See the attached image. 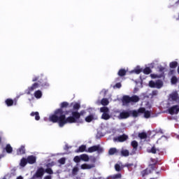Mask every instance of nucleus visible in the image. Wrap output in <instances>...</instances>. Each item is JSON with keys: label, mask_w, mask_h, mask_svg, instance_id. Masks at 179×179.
Returning a JSON list of instances; mask_svg holds the SVG:
<instances>
[{"label": "nucleus", "mask_w": 179, "mask_h": 179, "mask_svg": "<svg viewBox=\"0 0 179 179\" xmlns=\"http://www.w3.org/2000/svg\"><path fill=\"white\" fill-rule=\"evenodd\" d=\"M34 115H35V120L36 121H38L40 120V115L38 114V112H32L31 113V117H34Z\"/></svg>", "instance_id": "21"}, {"label": "nucleus", "mask_w": 179, "mask_h": 179, "mask_svg": "<svg viewBox=\"0 0 179 179\" xmlns=\"http://www.w3.org/2000/svg\"><path fill=\"white\" fill-rule=\"evenodd\" d=\"M93 167H94V164H83L81 165L82 170H90V169H93Z\"/></svg>", "instance_id": "13"}, {"label": "nucleus", "mask_w": 179, "mask_h": 179, "mask_svg": "<svg viewBox=\"0 0 179 179\" xmlns=\"http://www.w3.org/2000/svg\"><path fill=\"white\" fill-rule=\"evenodd\" d=\"M127 71L125 69H120L118 72L119 76H125Z\"/></svg>", "instance_id": "31"}, {"label": "nucleus", "mask_w": 179, "mask_h": 179, "mask_svg": "<svg viewBox=\"0 0 179 179\" xmlns=\"http://www.w3.org/2000/svg\"><path fill=\"white\" fill-rule=\"evenodd\" d=\"M107 92H108V90H102L101 93H103L104 94V96H106V94H107Z\"/></svg>", "instance_id": "45"}, {"label": "nucleus", "mask_w": 179, "mask_h": 179, "mask_svg": "<svg viewBox=\"0 0 179 179\" xmlns=\"http://www.w3.org/2000/svg\"><path fill=\"white\" fill-rule=\"evenodd\" d=\"M34 96L36 99H41V96H43V94L41 93V91L38 90L35 92Z\"/></svg>", "instance_id": "29"}, {"label": "nucleus", "mask_w": 179, "mask_h": 179, "mask_svg": "<svg viewBox=\"0 0 179 179\" xmlns=\"http://www.w3.org/2000/svg\"><path fill=\"white\" fill-rule=\"evenodd\" d=\"M120 153H121V155L124 156V157L129 156V151L128 150H125L124 148H122L121 150Z\"/></svg>", "instance_id": "17"}, {"label": "nucleus", "mask_w": 179, "mask_h": 179, "mask_svg": "<svg viewBox=\"0 0 179 179\" xmlns=\"http://www.w3.org/2000/svg\"><path fill=\"white\" fill-rule=\"evenodd\" d=\"M159 92L157 90H154L151 93V96L153 97L154 96H157Z\"/></svg>", "instance_id": "41"}, {"label": "nucleus", "mask_w": 179, "mask_h": 179, "mask_svg": "<svg viewBox=\"0 0 179 179\" xmlns=\"http://www.w3.org/2000/svg\"><path fill=\"white\" fill-rule=\"evenodd\" d=\"M131 146L134 148L133 150L134 152L131 153V155H135V152L136 151V149L138 148V142L136 141H133L131 142Z\"/></svg>", "instance_id": "15"}, {"label": "nucleus", "mask_w": 179, "mask_h": 179, "mask_svg": "<svg viewBox=\"0 0 179 179\" xmlns=\"http://www.w3.org/2000/svg\"><path fill=\"white\" fill-rule=\"evenodd\" d=\"M80 159L83 162H89V160H90L89 155H86V154L81 155H80Z\"/></svg>", "instance_id": "19"}, {"label": "nucleus", "mask_w": 179, "mask_h": 179, "mask_svg": "<svg viewBox=\"0 0 179 179\" xmlns=\"http://www.w3.org/2000/svg\"><path fill=\"white\" fill-rule=\"evenodd\" d=\"M16 179H23V177L20 176L17 177Z\"/></svg>", "instance_id": "51"}, {"label": "nucleus", "mask_w": 179, "mask_h": 179, "mask_svg": "<svg viewBox=\"0 0 179 179\" xmlns=\"http://www.w3.org/2000/svg\"><path fill=\"white\" fill-rule=\"evenodd\" d=\"M101 113H103L101 118L103 120H110V109L108 108L103 106L100 108Z\"/></svg>", "instance_id": "5"}, {"label": "nucleus", "mask_w": 179, "mask_h": 179, "mask_svg": "<svg viewBox=\"0 0 179 179\" xmlns=\"http://www.w3.org/2000/svg\"><path fill=\"white\" fill-rule=\"evenodd\" d=\"M159 72H163V71H164V69H166V67H163V66H160L159 67Z\"/></svg>", "instance_id": "44"}, {"label": "nucleus", "mask_w": 179, "mask_h": 179, "mask_svg": "<svg viewBox=\"0 0 179 179\" xmlns=\"http://www.w3.org/2000/svg\"><path fill=\"white\" fill-rule=\"evenodd\" d=\"M139 101V96L135 95L133 96H124L122 98V105L123 106H128L129 103L133 102V103H138Z\"/></svg>", "instance_id": "2"}, {"label": "nucleus", "mask_w": 179, "mask_h": 179, "mask_svg": "<svg viewBox=\"0 0 179 179\" xmlns=\"http://www.w3.org/2000/svg\"><path fill=\"white\" fill-rule=\"evenodd\" d=\"M150 173H152V171H150V169H145L144 171H143L141 172V174H142L143 177H145V176H148V174H150Z\"/></svg>", "instance_id": "25"}, {"label": "nucleus", "mask_w": 179, "mask_h": 179, "mask_svg": "<svg viewBox=\"0 0 179 179\" xmlns=\"http://www.w3.org/2000/svg\"><path fill=\"white\" fill-rule=\"evenodd\" d=\"M101 104L102 106H108V104H110V101L108 99L103 98L101 101Z\"/></svg>", "instance_id": "20"}, {"label": "nucleus", "mask_w": 179, "mask_h": 179, "mask_svg": "<svg viewBox=\"0 0 179 179\" xmlns=\"http://www.w3.org/2000/svg\"><path fill=\"white\" fill-rule=\"evenodd\" d=\"M124 166V167H128V169H129V167H131V166H134V164H125Z\"/></svg>", "instance_id": "47"}, {"label": "nucleus", "mask_w": 179, "mask_h": 179, "mask_svg": "<svg viewBox=\"0 0 179 179\" xmlns=\"http://www.w3.org/2000/svg\"><path fill=\"white\" fill-rule=\"evenodd\" d=\"M65 158H61L58 162L60 163V164H65Z\"/></svg>", "instance_id": "42"}, {"label": "nucleus", "mask_w": 179, "mask_h": 179, "mask_svg": "<svg viewBox=\"0 0 179 179\" xmlns=\"http://www.w3.org/2000/svg\"><path fill=\"white\" fill-rule=\"evenodd\" d=\"M124 166L122 165V162H118L117 164H116L115 165V169L116 171H121V170H122V169H124Z\"/></svg>", "instance_id": "14"}, {"label": "nucleus", "mask_w": 179, "mask_h": 179, "mask_svg": "<svg viewBox=\"0 0 179 179\" xmlns=\"http://www.w3.org/2000/svg\"><path fill=\"white\" fill-rule=\"evenodd\" d=\"M118 150H117V148H110L108 151V155H110V156H112L113 155H115V153H117Z\"/></svg>", "instance_id": "22"}, {"label": "nucleus", "mask_w": 179, "mask_h": 179, "mask_svg": "<svg viewBox=\"0 0 179 179\" xmlns=\"http://www.w3.org/2000/svg\"><path fill=\"white\" fill-rule=\"evenodd\" d=\"M138 113H141L142 114H144L145 118H150V114L152 113L151 110H146L145 108H141L138 109Z\"/></svg>", "instance_id": "8"}, {"label": "nucleus", "mask_w": 179, "mask_h": 179, "mask_svg": "<svg viewBox=\"0 0 179 179\" xmlns=\"http://www.w3.org/2000/svg\"><path fill=\"white\" fill-rule=\"evenodd\" d=\"M131 72H134V73H136L137 75H139V73L142 72V70L141 69V68H137Z\"/></svg>", "instance_id": "38"}, {"label": "nucleus", "mask_w": 179, "mask_h": 179, "mask_svg": "<svg viewBox=\"0 0 179 179\" xmlns=\"http://www.w3.org/2000/svg\"><path fill=\"white\" fill-rule=\"evenodd\" d=\"M78 171H79V169L76 166L73 169L72 173L73 174V176H76V174H78Z\"/></svg>", "instance_id": "36"}, {"label": "nucleus", "mask_w": 179, "mask_h": 179, "mask_svg": "<svg viewBox=\"0 0 179 179\" xmlns=\"http://www.w3.org/2000/svg\"><path fill=\"white\" fill-rule=\"evenodd\" d=\"M150 72H152V70H150V68L149 67H147L143 70V73H145V75H149Z\"/></svg>", "instance_id": "34"}, {"label": "nucleus", "mask_w": 179, "mask_h": 179, "mask_svg": "<svg viewBox=\"0 0 179 179\" xmlns=\"http://www.w3.org/2000/svg\"><path fill=\"white\" fill-rule=\"evenodd\" d=\"M151 179H156V178H151Z\"/></svg>", "instance_id": "54"}, {"label": "nucleus", "mask_w": 179, "mask_h": 179, "mask_svg": "<svg viewBox=\"0 0 179 179\" xmlns=\"http://www.w3.org/2000/svg\"><path fill=\"white\" fill-rule=\"evenodd\" d=\"M87 152H88V153H93L94 152H97L98 153H103V152H104V149L101 146H100V145H97L90 147L87 149Z\"/></svg>", "instance_id": "3"}, {"label": "nucleus", "mask_w": 179, "mask_h": 179, "mask_svg": "<svg viewBox=\"0 0 179 179\" xmlns=\"http://www.w3.org/2000/svg\"><path fill=\"white\" fill-rule=\"evenodd\" d=\"M150 87L155 89H162L163 87V81L158 80L157 81L151 80L149 82Z\"/></svg>", "instance_id": "4"}, {"label": "nucleus", "mask_w": 179, "mask_h": 179, "mask_svg": "<svg viewBox=\"0 0 179 179\" xmlns=\"http://www.w3.org/2000/svg\"><path fill=\"white\" fill-rule=\"evenodd\" d=\"M177 65H178L177 62H172L170 63L169 66L170 68H177Z\"/></svg>", "instance_id": "33"}, {"label": "nucleus", "mask_w": 179, "mask_h": 179, "mask_svg": "<svg viewBox=\"0 0 179 179\" xmlns=\"http://www.w3.org/2000/svg\"><path fill=\"white\" fill-rule=\"evenodd\" d=\"M115 87H117V89H120V87H121V83H117L115 85Z\"/></svg>", "instance_id": "46"}, {"label": "nucleus", "mask_w": 179, "mask_h": 179, "mask_svg": "<svg viewBox=\"0 0 179 179\" xmlns=\"http://www.w3.org/2000/svg\"><path fill=\"white\" fill-rule=\"evenodd\" d=\"M168 111H169V114H171V115H174L176 114H178V113H179V106L178 105H175V106L169 108Z\"/></svg>", "instance_id": "7"}, {"label": "nucleus", "mask_w": 179, "mask_h": 179, "mask_svg": "<svg viewBox=\"0 0 179 179\" xmlns=\"http://www.w3.org/2000/svg\"><path fill=\"white\" fill-rule=\"evenodd\" d=\"M36 80H38V77L34 78L32 82H36Z\"/></svg>", "instance_id": "50"}, {"label": "nucleus", "mask_w": 179, "mask_h": 179, "mask_svg": "<svg viewBox=\"0 0 179 179\" xmlns=\"http://www.w3.org/2000/svg\"><path fill=\"white\" fill-rule=\"evenodd\" d=\"M50 166H54V163H52V164H50Z\"/></svg>", "instance_id": "53"}, {"label": "nucleus", "mask_w": 179, "mask_h": 179, "mask_svg": "<svg viewBox=\"0 0 179 179\" xmlns=\"http://www.w3.org/2000/svg\"><path fill=\"white\" fill-rule=\"evenodd\" d=\"M45 173L48 174H54V171H52V169L51 168H48L45 170Z\"/></svg>", "instance_id": "37"}, {"label": "nucleus", "mask_w": 179, "mask_h": 179, "mask_svg": "<svg viewBox=\"0 0 179 179\" xmlns=\"http://www.w3.org/2000/svg\"><path fill=\"white\" fill-rule=\"evenodd\" d=\"M128 139V136L123 134L113 138L114 142H125Z\"/></svg>", "instance_id": "9"}, {"label": "nucleus", "mask_w": 179, "mask_h": 179, "mask_svg": "<svg viewBox=\"0 0 179 179\" xmlns=\"http://www.w3.org/2000/svg\"><path fill=\"white\" fill-rule=\"evenodd\" d=\"M74 162L76 163H79V162H80L81 159H80V155L79 156H76L73 159Z\"/></svg>", "instance_id": "40"}, {"label": "nucleus", "mask_w": 179, "mask_h": 179, "mask_svg": "<svg viewBox=\"0 0 179 179\" xmlns=\"http://www.w3.org/2000/svg\"><path fill=\"white\" fill-rule=\"evenodd\" d=\"M128 117H129V113H128L127 111H123V112L120 113L118 118H119V120H124L125 118H128Z\"/></svg>", "instance_id": "12"}, {"label": "nucleus", "mask_w": 179, "mask_h": 179, "mask_svg": "<svg viewBox=\"0 0 179 179\" xmlns=\"http://www.w3.org/2000/svg\"><path fill=\"white\" fill-rule=\"evenodd\" d=\"M43 179H52V176H45L44 177V178Z\"/></svg>", "instance_id": "48"}, {"label": "nucleus", "mask_w": 179, "mask_h": 179, "mask_svg": "<svg viewBox=\"0 0 179 179\" xmlns=\"http://www.w3.org/2000/svg\"><path fill=\"white\" fill-rule=\"evenodd\" d=\"M121 177H122L121 173H117V174H115V175L108 176V179H110V178H111V179H118V178H121Z\"/></svg>", "instance_id": "23"}, {"label": "nucleus", "mask_w": 179, "mask_h": 179, "mask_svg": "<svg viewBox=\"0 0 179 179\" xmlns=\"http://www.w3.org/2000/svg\"><path fill=\"white\" fill-rule=\"evenodd\" d=\"M77 152H87V150H86V145H83L80 146Z\"/></svg>", "instance_id": "28"}, {"label": "nucleus", "mask_w": 179, "mask_h": 179, "mask_svg": "<svg viewBox=\"0 0 179 179\" xmlns=\"http://www.w3.org/2000/svg\"><path fill=\"white\" fill-rule=\"evenodd\" d=\"M61 107H62V108H64V107H68V103H66V102L62 103Z\"/></svg>", "instance_id": "43"}, {"label": "nucleus", "mask_w": 179, "mask_h": 179, "mask_svg": "<svg viewBox=\"0 0 179 179\" xmlns=\"http://www.w3.org/2000/svg\"><path fill=\"white\" fill-rule=\"evenodd\" d=\"M6 150L7 153H12L13 150L12 147L10 146V145L8 144L6 147Z\"/></svg>", "instance_id": "32"}, {"label": "nucleus", "mask_w": 179, "mask_h": 179, "mask_svg": "<svg viewBox=\"0 0 179 179\" xmlns=\"http://www.w3.org/2000/svg\"><path fill=\"white\" fill-rule=\"evenodd\" d=\"M37 159V158H36L35 156L31 155L29 156L27 159V163H29V164H34V163H36V160Z\"/></svg>", "instance_id": "11"}, {"label": "nucleus", "mask_w": 179, "mask_h": 179, "mask_svg": "<svg viewBox=\"0 0 179 179\" xmlns=\"http://www.w3.org/2000/svg\"><path fill=\"white\" fill-rule=\"evenodd\" d=\"M20 164L21 167H24V166H26V164H27V159H26L24 158L22 159Z\"/></svg>", "instance_id": "30"}, {"label": "nucleus", "mask_w": 179, "mask_h": 179, "mask_svg": "<svg viewBox=\"0 0 179 179\" xmlns=\"http://www.w3.org/2000/svg\"><path fill=\"white\" fill-rule=\"evenodd\" d=\"M71 106H73V110H71V115L67 118H65V115L62 109H57L54 115H52L49 117V120L52 122H58L60 128H62L65 124H73L75 122H83L82 120H80V113L78 112V110L80 108V104L78 103H72Z\"/></svg>", "instance_id": "1"}, {"label": "nucleus", "mask_w": 179, "mask_h": 179, "mask_svg": "<svg viewBox=\"0 0 179 179\" xmlns=\"http://www.w3.org/2000/svg\"><path fill=\"white\" fill-rule=\"evenodd\" d=\"M148 153H153L155 155V153H159L160 152V150L159 148H156V147L153 146L151 149L148 150Z\"/></svg>", "instance_id": "16"}, {"label": "nucleus", "mask_w": 179, "mask_h": 179, "mask_svg": "<svg viewBox=\"0 0 179 179\" xmlns=\"http://www.w3.org/2000/svg\"><path fill=\"white\" fill-rule=\"evenodd\" d=\"M17 155H24L25 153V150H24V146H21L20 148H19L17 151Z\"/></svg>", "instance_id": "24"}, {"label": "nucleus", "mask_w": 179, "mask_h": 179, "mask_svg": "<svg viewBox=\"0 0 179 179\" xmlns=\"http://www.w3.org/2000/svg\"><path fill=\"white\" fill-rule=\"evenodd\" d=\"M38 87V83H34L31 87L28 89V94H30L31 92H33V90H35V89H37Z\"/></svg>", "instance_id": "18"}, {"label": "nucleus", "mask_w": 179, "mask_h": 179, "mask_svg": "<svg viewBox=\"0 0 179 179\" xmlns=\"http://www.w3.org/2000/svg\"><path fill=\"white\" fill-rule=\"evenodd\" d=\"M177 77L176 76H173L171 78V84L172 85H176V83H177Z\"/></svg>", "instance_id": "39"}, {"label": "nucleus", "mask_w": 179, "mask_h": 179, "mask_svg": "<svg viewBox=\"0 0 179 179\" xmlns=\"http://www.w3.org/2000/svg\"><path fill=\"white\" fill-rule=\"evenodd\" d=\"M169 100L170 101H177L178 100V93L177 92H172L169 95Z\"/></svg>", "instance_id": "10"}, {"label": "nucleus", "mask_w": 179, "mask_h": 179, "mask_svg": "<svg viewBox=\"0 0 179 179\" xmlns=\"http://www.w3.org/2000/svg\"><path fill=\"white\" fill-rule=\"evenodd\" d=\"M44 169L39 168L36 171V173L33 176L32 179H36V178H43V176H44Z\"/></svg>", "instance_id": "6"}, {"label": "nucleus", "mask_w": 179, "mask_h": 179, "mask_svg": "<svg viewBox=\"0 0 179 179\" xmlns=\"http://www.w3.org/2000/svg\"><path fill=\"white\" fill-rule=\"evenodd\" d=\"M6 104H7V106H10L13 105V100L12 99H7L6 100Z\"/></svg>", "instance_id": "35"}, {"label": "nucleus", "mask_w": 179, "mask_h": 179, "mask_svg": "<svg viewBox=\"0 0 179 179\" xmlns=\"http://www.w3.org/2000/svg\"><path fill=\"white\" fill-rule=\"evenodd\" d=\"M138 138L141 139H146V138H148V134L145 132L139 133Z\"/></svg>", "instance_id": "27"}, {"label": "nucleus", "mask_w": 179, "mask_h": 179, "mask_svg": "<svg viewBox=\"0 0 179 179\" xmlns=\"http://www.w3.org/2000/svg\"><path fill=\"white\" fill-rule=\"evenodd\" d=\"M2 157H3V155H0V159H2Z\"/></svg>", "instance_id": "52"}, {"label": "nucleus", "mask_w": 179, "mask_h": 179, "mask_svg": "<svg viewBox=\"0 0 179 179\" xmlns=\"http://www.w3.org/2000/svg\"><path fill=\"white\" fill-rule=\"evenodd\" d=\"M93 120H94V115H90L87 116V117H85V121L87 122H92V121H93Z\"/></svg>", "instance_id": "26"}, {"label": "nucleus", "mask_w": 179, "mask_h": 179, "mask_svg": "<svg viewBox=\"0 0 179 179\" xmlns=\"http://www.w3.org/2000/svg\"><path fill=\"white\" fill-rule=\"evenodd\" d=\"M151 78H162V76H159L157 75L151 74Z\"/></svg>", "instance_id": "49"}]
</instances>
